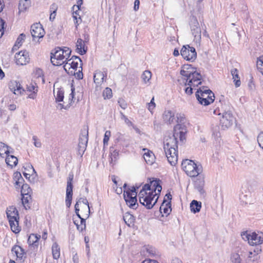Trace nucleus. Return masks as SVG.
Returning a JSON list of instances; mask_svg holds the SVG:
<instances>
[{"mask_svg": "<svg viewBox=\"0 0 263 263\" xmlns=\"http://www.w3.org/2000/svg\"><path fill=\"white\" fill-rule=\"evenodd\" d=\"M186 129L185 126L178 124L174 126V134L166 137L164 140L163 148L166 157L171 165H175L178 161L177 137L181 141L185 139Z\"/></svg>", "mask_w": 263, "mask_h": 263, "instance_id": "obj_1", "label": "nucleus"}, {"mask_svg": "<svg viewBox=\"0 0 263 263\" xmlns=\"http://www.w3.org/2000/svg\"><path fill=\"white\" fill-rule=\"evenodd\" d=\"M139 202L147 209H151L157 203L159 198L157 193L154 192H147V191L142 189L139 193Z\"/></svg>", "mask_w": 263, "mask_h": 263, "instance_id": "obj_2", "label": "nucleus"}, {"mask_svg": "<svg viewBox=\"0 0 263 263\" xmlns=\"http://www.w3.org/2000/svg\"><path fill=\"white\" fill-rule=\"evenodd\" d=\"M181 166L185 173L191 177L198 176L202 171L200 165H197L194 161L189 159L183 160Z\"/></svg>", "mask_w": 263, "mask_h": 263, "instance_id": "obj_3", "label": "nucleus"}, {"mask_svg": "<svg viewBox=\"0 0 263 263\" xmlns=\"http://www.w3.org/2000/svg\"><path fill=\"white\" fill-rule=\"evenodd\" d=\"M242 238L248 241L251 246H256L263 243V233L261 231H245L241 233Z\"/></svg>", "mask_w": 263, "mask_h": 263, "instance_id": "obj_4", "label": "nucleus"}, {"mask_svg": "<svg viewBox=\"0 0 263 263\" xmlns=\"http://www.w3.org/2000/svg\"><path fill=\"white\" fill-rule=\"evenodd\" d=\"M79 63L80 64L82 63L81 59L78 56L73 55L71 59L67 60L64 65V68L69 75H73L75 71L79 69Z\"/></svg>", "mask_w": 263, "mask_h": 263, "instance_id": "obj_5", "label": "nucleus"}, {"mask_svg": "<svg viewBox=\"0 0 263 263\" xmlns=\"http://www.w3.org/2000/svg\"><path fill=\"white\" fill-rule=\"evenodd\" d=\"M194 69V68L192 67L191 65H184L182 66L180 73L181 76L184 77L186 83L192 78L193 79L195 78L196 80V81L199 80L200 74L195 71Z\"/></svg>", "mask_w": 263, "mask_h": 263, "instance_id": "obj_6", "label": "nucleus"}, {"mask_svg": "<svg viewBox=\"0 0 263 263\" xmlns=\"http://www.w3.org/2000/svg\"><path fill=\"white\" fill-rule=\"evenodd\" d=\"M180 53L183 58L186 61L194 62L197 58L195 48L189 45H183L181 49Z\"/></svg>", "mask_w": 263, "mask_h": 263, "instance_id": "obj_7", "label": "nucleus"}, {"mask_svg": "<svg viewBox=\"0 0 263 263\" xmlns=\"http://www.w3.org/2000/svg\"><path fill=\"white\" fill-rule=\"evenodd\" d=\"M190 28L192 34L194 36V41L196 43L201 42V29L197 18L193 17L190 21Z\"/></svg>", "mask_w": 263, "mask_h": 263, "instance_id": "obj_8", "label": "nucleus"}, {"mask_svg": "<svg viewBox=\"0 0 263 263\" xmlns=\"http://www.w3.org/2000/svg\"><path fill=\"white\" fill-rule=\"evenodd\" d=\"M51 62L54 66L61 65L66 61L63 54V51H62V48L60 47L56 48L54 52H51Z\"/></svg>", "mask_w": 263, "mask_h": 263, "instance_id": "obj_9", "label": "nucleus"}, {"mask_svg": "<svg viewBox=\"0 0 263 263\" xmlns=\"http://www.w3.org/2000/svg\"><path fill=\"white\" fill-rule=\"evenodd\" d=\"M222 114V118L220 119V125L223 129H227L230 127L233 124L234 117L229 110L224 111L219 115Z\"/></svg>", "mask_w": 263, "mask_h": 263, "instance_id": "obj_10", "label": "nucleus"}, {"mask_svg": "<svg viewBox=\"0 0 263 263\" xmlns=\"http://www.w3.org/2000/svg\"><path fill=\"white\" fill-rule=\"evenodd\" d=\"M107 77V70H96L93 75V81L96 84V89L99 90L101 88V85L105 81Z\"/></svg>", "mask_w": 263, "mask_h": 263, "instance_id": "obj_11", "label": "nucleus"}, {"mask_svg": "<svg viewBox=\"0 0 263 263\" xmlns=\"http://www.w3.org/2000/svg\"><path fill=\"white\" fill-rule=\"evenodd\" d=\"M142 188L149 192H154V194L157 193V196L159 195L162 190V186L159 179L151 180L149 183L145 184Z\"/></svg>", "mask_w": 263, "mask_h": 263, "instance_id": "obj_12", "label": "nucleus"}, {"mask_svg": "<svg viewBox=\"0 0 263 263\" xmlns=\"http://www.w3.org/2000/svg\"><path fill=\"white\" fill-rule=\"evenodd\" d=\"M30 32L33 40L35 38H42L45 33L44 29L40 23L33 24L31 27Z\"/></svg>", "mask_w": 263, "mask_h": 263, "instance_id": "obj_13", "label": "nucleus"}, {"mask_svg": "<svg viewBox=\"0 0 263 263\" xmlns=\"http://www.w3.org/2000/svg\"><path fill=\"white\" fill-rule=\"evenodd\" d=\"M88 129H87L86 133H84V134H81L79 137V141L78 143V153L81 156L83 155L88 142Z\"/></svg>", "mask_w": 263, "mask_h": 263, "instance_id": "obj_14", "label": "nucleus"}, {"mask_svg": "<svg viewBox=\"0 0 263 263\" xmlns=\"http://www.w3.org/2000/svg\"><path fill=\"white\" fill-rule=\"evenodd\" d=\"M15 63L17 65H25L30 61L28 53L25 51H21L15 55Z\"/></svg>", "mask_w": 263, "mask_h": 263, "instance_id": "obj_15", "label": "nucleus"}, {"mask_svg": "<svg viewBox=\"0 0 263 263\" xmlns=\"http://www.w3.org/2000/svg\"><path fill=\"white\" fill-rule=\"evenodd\" d=\"M8 87L15 95H23L25 90L22 87L19 82L12 80L9 82Z\"/></svg>", "mask_w": 263, "mask_h": 263, "instance_id": "obj_16", "label": "nucleus"}, {"mask_svg": "<svg viewBox=\"0 0 263 263\" xmlns=\"http://www.w3.org/2000/svg\"><path fill=\"white\" fill-rule=\"evenodd\" d=\"M204 177L202 175L198 176V178L195 181L194 186L200 194L203 196H204L205 194V192L204 189Z\"/></svg>", "mask_w": 263, "mask_h": 263, "instance_id": "obj_17", "label": "nucleus"}, {"mask_svg": "<svg viewBox=\"0 0 263 263\" xmlns=\"http://www.w3.org/2000/svg\"><path fill=\"white\" fill-rule=\"evenodd\" d=\"M82 4L83 0H78L77 4L74 5L72 7V10L73 11V17L74 20V23L76 24V27H77V26L79 24L78 20H80V22H81V18L78 11L81 9V7Z\"/></svg>", "mask_w": 263, "mask_h": 263, "instance_id": "obj_18", "label": "nucleus"}, {"mask_svg": "<svg viewBox=\"0 0 263 263\" xmlns=\"http://www.w3.org/2000/svg\"><path fill=\"white\" fill-rule=\"evenodd\" d=\"M26 89L27 91L31 92L28 95V98L35 99L36 98L38 87L36 83H30L29 85H27Z\"/></svg>", "mask_w": 263, "mask_h": 263, "instance_id": "obj_19", "label": "nucleus"}, {"mask_svg": "<svg viewBox=\"0 0 263 263\" xmlns=\"http://www.w3.org/2000/svg\"><path fill=\"white\" fill-rule=\"evenodd\" d=\"M6 214L8 220L19 219L18 211L14 206H11L8 208L7 209Z\"/></svg>", "mask_w": 263, "mask_h": 263, "instance_id": "obj_20", "label": "nucleus"}, {"mask_svg": "<svg viewBox=\"0 0 263 263\" xmlns=\"http://www.w3.org/2000/svg\"><path fill=\"white\" fill-rule=\"evenodd\" d=\"M77 52L81 55L85 54L87 50V47L85 46V42L81 39H78L76 43Z\"/></svg>", "mask_w": 263, "mask_h": 263, "instance_id": "obj_21", "label": "nucleus"}, {"mask_svg": "<svg viewBox=\"0 0 263 263\" xmlns=\"http://www.w3.org/2000/svg\"><path fill=\"white\" fill-rule=\"evenodd\" d=\"M143 151H147L143 154V158L146 163L150 165L153 164L155 160V155L153 153L146 148H143Z\"/></svg>", "mask_w": 263, "mask_h": 263, "instance_id": "obj_22", "label": "nucleus"}, {"mask_svg": "<svg viewBox=\"0 0 263 263\" xmlns=\"http://www.w3.org/2000/svg\"><path fill=\"white\" fill-rule=\"evenodd\" d=\"M72 184L67 183L66 187V204L68 207H69L71 203L72 198Z\"/></svg>", "mask_w": 263, "mask_h": 263, "instance_id": "obj_23", "label": "nucleus"}, {"mask_svg": "<svg viewBox=\"0 0 263 263\" xmlns=\"http://www.w3.org/2000/svg\"><path fill=\"white\" fill-rule=\"evenodd\" d=\"M163 119L166 123H173L175 119L174 112L170 110H165L163 114Z\"/></svg>", "mask_w": 263, "mask_h": 263, "instance_id": "obj_24", "label": "nucleus"}, {"mask_svg": "<svg viewBox=\"0 0 263 263\" xmlns=\"http://www.w3.org/2000/svg\"><path fill=\"white\" fill-rule=\"evenodd\" d=\"M172 211L171 201H168L166 203V199H164L163 202L162 203L160 207V212L161 213H164L166 215L170 214Z\"/></svg>", "mask_w": 263, "mask_h": 263, "instance_id": "obj_25", "label": "nucleus"}, {"mask_svg": "<svg viewBox=\"0 0 263 263\" xmlns=\"http://www.w3.org/2000/svg\"><path fill=\"white\" fill-rule=\"evenodd\" d=\"M200 92V91H197L196 93V97L200 104L204 106H206L213 102L215 98H213L212 97H210L208 99L203 97L201 98L199 96V93Z\"/></svg>", "mask_w": 263, "mask_h": 263, "instance_id": "obj_26", "label": "nucleus"}, {"mask_svg": "<svg viewBox=\"0 0 263 263\" xmlns=\"http://www.w3.org/2000/svg\"><path fill=\"white\" fill-rule=\"evenodd\" d=\"M197 91H200L199 93V97L202 98H205L206 99L209 98V97L215 98L214 94L212 92V91L210 89H207L206 88L202 87L200 88Z\"/></svg>", "mask_w": 263, "mask_h": 263, "instance_id": "obj_27", "label": "nucleus"}, {"mask_svg": "<svg viewBox=\"0 0 263 263\" xmlns=\"http://www.w3.org/2000/svg\"><path fill=\"white\" fill-rule=\"evenodd\" d=\"M19 219L9 220V224L12 231L15 234L21 231V228L18 225Z\"/></svg>", "mask_w": 263, "mask_h": 263, "instance_id": "obj_28", "label": "nucleus"}, {"mask_svg": "<svg viewBox=\"0 0 263 263\" xmlns=\"http://www.w3.org/2000/svg\"><path fill=\"white\" fill-rule=\"evenodd\" d=\"M41 236H37L36 234H31L28 239V243L29 246L37 247L39 245L38 240L40 238Z\"/></svg>", "mask_w": 263, "mask_h": 263, "instance_id": "obj_29", "label": "nucleus"}, {"mask_svg": "<svg viewBox=\"0 0 263 263\" xmlns=\"http://www.w3.org/2000/svg\"><path fill=\"white\" fill-rule=\"evenodd\" d=\"M201 208V203L197 200H193L190 204L191 211L194 213H196L200 211Z\"/></svg>", "mask_w": 263, "mask_h": 263, "instance_id": "obj_30", "label": "nucleus"}, {"mask_svg": "<svg viewBox=\"0 0 263 263\" xmlns=\"http://www.w3.org/2000/svg\"><path fill=\"white\" fill-rule=\"evenodd\" d=\"M5 161L7 165L10 166L11 168L15 166L18 162L17 158L16 157L9 155L7 156Z\"/></svg>", "mask_w": 263, "mask_h": 263, "instance_id": "obj_31", "label": "nucleus"}, {"mask_svg": "<svg viewBox=\"0 0 263 263\" xmlns=\"http://www.w3.org/2000/svg\"><path fill=\"white\" fill-rule=\"evenodd\" d=\"M231 74L233 77V79L235 83V85L236 87H238L240 86L241 82L240 80V78L238 76V71L237 69L234 68L231 70Z\"/></svg>", "mask_w": 263, "mask_h": 263, "instance_id": "obj_32", "label": "nucleus"}, {"mask_svg": "<svg viewBox=\"0 0 263 263\" xmlns=\"http://www.w3.org/2000/svg\"><path fill=\"white\" fill-rule=\"evenodd\" d=\"M123 220L128 227H130L134 224L135 219L133 215L127 212L123 216Z\"/></svg>", "mask_w": 263, "mask_h": 263, "instance_id": "obj_33", "label": "nucleus"}, {"mask_svg": "<svg viewBox=\"0 0 263 263\" xmlns=\"http://www.w3.org/2000/svg\"><path fill=\"white\" fill-rule=\"evenodd\" d=\"M52 252L53 258L57 259L60 256V249L57 243L55 242L52 246Z\"/></svg>", "mask_w": 263, "mask_h": 263, "instance_id": "obj_34", "label": "nucleus"}, {"mask_svg": "<svg viewBox=\"0 0 263 263\" xmlns=\"http://www.w3.org/2000/svg\"><path fill=\"white\" fill-rule=\"evenodd\" d=\"M11 251L13 253H15L18 258H22L24 253V250L21 247L17 245L14 246L12 248Z\"/></svg>", "mask_w": 263, "mask_h": 263, "instance_id": "obj_35", "label": "nucleus"}, {"mask_svg": "<svg viewBox=\"0 0 263 263\" xmlns=\"http://www.w3.org/2000/svg\"><path fill=\"white\" fill-rule=\"evenodd\" d=\"M9 148V147L5 143L0 142V156L4 157L5 155L7 156L11 153Z\"/></svg>", "mask_w": 263, "mask_h": 263, "instance_id": "obj_36", "label": "nucleus"}, {"mask_svg": "<svg viewBox=\"0 0 263 263\" xmlns=\"http://www.w3.org/2000/svg\"><path fill=\"white\" fill-rule=\"evenodd\" d=\"M126 203L130 208L136 209L138 206L137 196H133Z\"/></svg>", "mask_w": 263, "mask_h": 263, "instance_id": "obj_37", "label": "nucleus"}, {"mask_svg": "<svg viewBox=\"0 0 263 263\" xmlns=\"http://www.w3.org/2000/svg\"><path fill=\"white\" fill-rule=\"evenodd\" d=\"M201 76L200 75V77L199 79V80L196 81V80L194 78V79H192V78L189 80V81H187V83H185V85L187 86H191L194 88L195 87L198 86L199 85H200L201 84Z\"/></svg>", "mask_w": 263, "mask_h": 263, "instance_id": "obj_38", "label": "nucleus"}, {"mask_svg": "<svg viewBox=\"0 0 263 263\" xmlns=\"http://www.w3.org/2000/svg\"><path fill=\"white\" fill-rule=\"evenodd\" d=\"M29 6V0H21L20 1L18 9L20 11H25Z\"/></svg>", "mask_w": 263, "mask_h": 263, "instance_id": "obj_39", "label": "nucleus"}, {"mask_svg": "<svg viewBox=\"0 0 263 263\" xmlns=\"http://www.w3.org/2000/svg\"><path fill=\"white\" fill-rule=\"evenodd\" d=\"M74 88H71V93L70 95L71 96V98H69V100H70V102L69 103V104L67 105L66 106H65L64 104H62V103H60L58 104L57 107L60 109H62L63 108L67 109L68 107H69L70 106V105H71V103H72V101L74 98Z\"/></svg>", "mask_w": 263, "mask_h": 263, "instance_id": "obj_40", "label": "nucleus"}, {"mask_svg": "<svg viewBox=\"0 0 263 263\" xmlns=\"http://www.w3.org/2000/svg\"><path fill=\"white\" fill-rule=\"evenodd\" d=\"M31 192V189L27 184H23L21 188V195L22 196H28Z\"/></svg>", "mask_w": 263, "mask_h": 263, "instance_id": "obj_41", "label": "nucleus"}, {"mask_svg": "<svg viewBox=\"0 0 263 263\" xmlns=\"http://www.w3.org/2000/svg\"><path fill=\"white\" fill-rule=\"evenodd\" d=\"M54 97L57 102H61L64 99V91L61 89H58L57 92H54Z\"/></svg>", "mask_w": 263, "mask_h": 263, "instance_id": "obj_42", "label": "nucleus"}, {"mask_svg": "<svg viewBox=\"0 0 263 263\" xmlns=\"http://www.w3.org/2000/svg\"><path fill=\"white\" fill-rule=\"evenodd\" d=\"M151 78L152 73L151 71L149 70L144 71L141 76V78L145 83H146L147 82H149Z\"/></svg>", "mask_w": 263, "mask_h": 263, "instance_id": "obj_43", "label": "nucleus"}, {"mask_svg": "<svg viewBox=\"0 0 263 263\" xmlns=\"http://www.w3.org/2000/svg\"><path fill=\"white\" fill-rule=\"evenodd\" d=\"M74 223L76 225L77 229L80 231H82L83 230L85 229L86 228V223H85V219L84 218L80 219V224H79L78 222H77V220L73 221Z\"/></svg>", "mask_w": 263, "mask_h": 263, "instance_id": "obj_44", "label": "nucleus"}, {"mask_svg": "<svg viewBox=\"0 0 263 263\" xmlns=\"http://www.w3.org/2000/svg\"><path fill=\"white\" fill-rule=\"evenodd\" d=\"M26 35L24 33H21L17 37L15 44L13 48H16V47L19 48L23 43V42L25 40Z\"/></svg>", "mask_w": 263, "mask_h": 263, "instance_id": "obj_45", "label": "nucleus"}, {"mask_svg": "<svg viewBox=\"0 0 263 263\" xmlns=\"http://www.w3.org/2000/svg\"><path fill=\"white\" fill-rule=\"evenodd\" d=\"M77 202H79V203H83V207L82 208H84L85 210L87 211L88 213H90V208L89 206L88 200L86 198H80Z\"/></svg>", "mask_w": 263, "mask_h": 263, "instance_id": "obj_46", "label": "nucleus"}, {"mask_svg": "<svg viewBox=\"0 0 263 263\" xmlns=\"http://www.w3.org/2000/svg\"><path fill=\"white\" fill-rule=\"evenodd\" d=\"M146 252L148 254V256L150 257H154L157 254V251L155 248L152 246H147L145 248Z\"/></svg>", "mask_w": 263, "mask_h": 263, "instance_id": "obj_47", "label": "nucleus"}, {"mask_svg": "<svg viewBox=\"0 0 263 263\" xmlns=\"http://www.w3.org/2000/svg\"><path fill=\"white\" fill-rule=\"evenodd\" d=\"M103 96L105 99H110L112 97V90L109 87H106L103 92Z\"/></svg>", "mask_w": 263, "mask_h": 263, "instance_id": "obj_48", "label": "nucleus"}, {"mask_svg": "<svg viewBox=\"0 0 263 263\" xmlns=\"http://www.w3.org/2000/svg\"><path fill=\"white\" fill-rule=\"evenodd\" d=\"M78 71H75V74L73 76H75V77L78 79H82L83 78V73H82V64H80V66H79V69L77 70Z\"/></svg>", "mask_w": 263, "mask_h": 263, "instance_id": "obj_49", "label": "nucleus"}, {"mask_svg": "<svg viewBox=\"0 0 263 263\" xmlns=\"http://www.w3.org/2000/svg\"><path fill=\"white\" fill-rule=\"evenodd\" d=\"M62 51H63L64 56L65 57V60L67 61L71 51L69 48L66 47H64V48L62 49Z\"/></svg>", "mask_w": 263, "mask_h": 263, "instance_id": "obj_50", "label": "nucleus"}, {"mask_svg": "<svg viewBox=\"0 0 263 263\" xmlns=\"http://www.w3.org/2000/svg\"><path fill=\"white\" fill-rule=\"evenodd\" d=\"M231 260L233 263H241V259L238 254H234L231 256Z\"/></svg>", "mask_w": 263, "mask_h": 263, "instance_id": "obj_51", "label": "nucleus"}, {"mask_svg": "<svg viewBox=\"0 0 263 263\" xmlns=\"http://www.w3.org/2000/svg\"><path fill=\"white\" fill-rule=\"evenodd\" d=\"M177 122L184 123L185 121V115L183 114H177L176 115Z\"/></svg>", "mask_w": 263, "mask_h": 263, "instance_id": "obj_52", "label": "nucleus"}, {"mask_svg": "<svg viewBox=\"0 0 263 263\" xmlns=\"http://www.w3.org/2000/svg\"><path fill=\"white\" fill-rule=\"evenodd\" d=\"M110 135H111V133L109 130L106 131L105 135H104V139H103V143H104V145L108 144V142L109 140Z\"/></svg>", "mask_w": 263, "mask_h": 263, "instance_id": "obj_53", "label": "nucleus"}, {"mask_svg": "<svg viewBox=\"0 0 263 263\" xmlns=\"http://www.w3.org/2000/svg\"><path fill=\"white\" fill-rule=\"evenodd\" d=\"M127 184L125 183L123 185V187L125 190V191H128L130 194L134 196H137V192H136V188L135 186H132L131 189L128 188L127 189H126Z\"/></svg>", "mask_w": 263, "mask_h": 263, "instance_id": "obj_54", "label": "nucleus"}, {"mask_svg": "<svg viewBox=\"0 0 263 263\" xmlns=\"http://www.w3.org/2000/svg\"><path fill=\"white\" fill-rule=\"evenodd\" d=\"M148 109L152 112L153 110L155 108L156 104L154 102V97H153L151 102L147 103Z\"/></svg>", "mask_w": 263, "mask_h": 263, "instance_id": "obj_55", "label": "nucleus"}, {"mask_svg": "<svg viewBox=\"0 0 263 263\" xmlns=\"http://www.w3.org/2000/svg\"><path fill=\"white\" fill-rule=\"evenodd\" d=\"M118 103H119L120 106L122 109H125L127 107V104L126 102H125V101L123 99L119 98V99L118 100Z\"/></svg>", "mask_w": 263, "mask_h": 263, "instance_id": "obj_56", "label": "nucleus"}, {"mask_svg": "<svg viewBox=\"0 0 263 263\" xmlns=\"http://www.w3.org/2000/svg\"><path fill=\"white\" fill-rule=\"evenodd\" d=\"M120 114L121 116V119L124 120L125 123L128 126H131L133 125V123L127 118V117L123 114V112H120Z\"/></svg>", "mask_w": 263, "mask_h": 263, "instance_id": "obj_57", "label": "nucleus"}, {"mask_svg": "<svg viewBox=\"0 0 263 263\" xmlns=\"http://www.w3.org/2000/svg\"><path fill=\"white\" fill-rule=\"evenodd\" d=\"M257 142L260 147L263 149V132L260 133L257 137Z\"/></svg>", "mask_w": 263, "mask_h": 263, "instance_id": "obj_58", "label": "nucleus"}, {"mask_svg": "<svg viewBox=\"0 0 263 263\" xmlns=\"http://www.w3.org/2000/svg\"><path fill=\"white\" fill-rule=\"evenodd\" d=\"M22 204L24 205V207L26 209H27V208L26 207V204L28 203L29 202V199H30V195H28L25 197V196H22Z\"/></svg>", "mask_w": 263, "mask_h": 263, "instance_id": "obj_59", "label": "nucleus"}, {"mask_svg": "<svg viewBox=\"0 0 263 263\" xmlns=\"http://www.w3.org/2000/svg\"><path fill=\"white\" fill-rule=\"evenodd\" d=\"M257 65L258 68L261 69V73L263 74V55L259 58L257 62Z\"/></svg>", "mask_w": 263, "mask_h": 263, "instance_id": "obj_60", "label": "nucleus"}, {"mask_svg": "<svg viewBox=\"0 0 263 263\" xmlns=\"http://www.w3.org/2000/svg\"><path fill=\"white\" fill-rule=\"evenodd\" d=\"M4 21L3 19L0 18V38L2 36L4 32Z\"/></svg>", "mask_w": 263, "mask_h": 263, "instance_id": "obj_61", "label": "nucleus"}, {"mask_svg": "<svg viewBox=\"0 0 263 263\" xmlns=\"http://www.w3.org/2000/svg\"><path fill=\"white\" fill-rule=\"evenodd\" d=\"M123 196L125 202H126L127 201H128L134 195L130 194L128 191L124 190Z\"/></svg>", "mask_w": 263, "mask_h": 263, "instance_id": "obj_62", "label": "nucleus"}, {"mask_svg": "<svg viewBox=\"0 0 263 263\" xmlns=\"http://www.w3.org/2000/svg\"><path fill=\"white\" fill-rule=\"evenodd\" d=\"M32 139L34 141L33 143L35 147H41L42 146V143L40 140H38L36 136H33Z\"/></svg>", "mask_w": 263, "mask_h": 263, "instance_id": "obj_63", "label": "nucleus"}, {"mask_svg": "<svg viewBox=\"0 0 263 263\" xmlns=\"http://www.w3.org/2000/svg\"><path fill=\"white\" fill-rule=\"evenodd\" d=\"M194 88L192 86H188L185 89V92L187 95H191L193 93V89Z\"/></svg>", "mask_w": 263, "mask_h": 263, "instance_id": "obj_64", "label": "nucleus"}]
</instances>
